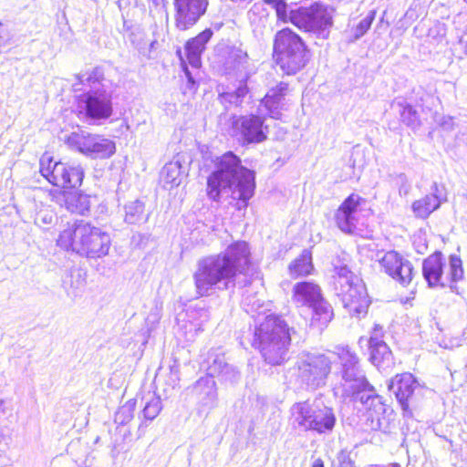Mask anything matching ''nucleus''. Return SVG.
Listing matches in <instances>:
<instances>
[{"instance_id":"f257e3e1","label":"nucleus","mask_w":467,"mask_h":467,"mask_svg":"<svg viewBox=\"0 0 467 467\" xmlns=\"http://www.w3.org/2000/svg\"><path fill=\"white\" fill-rule=\"evenodd\" d=\"M250 248L245 241L229 244L223 252L198 260L192 275L198 296H209L216 290L234 289L238 275L250 264Z\"/></svg>"},{"instance_id":"f03ea898","label":"nucleus","mask_w":467,"mask_h":467,"mask_svg":"<svg viewBox=\"0 0 467 467\" xmlns=\"http://www.w3.org/2000/svg\"><path fill=\"white\" fill-rule=\"evenodd\" d=\"M231 192L233 199L248 205L255 190V172L242 164L233 151H227L215 161L214 170L207 178V196L213 202H220L222 192Z\"/></svg>"},{"instance_id":"7ed1b4c3","label":"nucleus","mask_w":467,"mask_h":467,"mask_svg":"<svg viewBox=\"0 0 467 467\" xmlns=\"http://www.w3.org/2000/svg\"><path fill=\"white\" fill-rule=\"evenodd\" d=\"M340 376L344 393L352 397L355 401L360 402L368 413L370 429L388 432L389 420L385 417L388 408L383 398L367 379L363 369L359 368L340 371Z\"/></svg>"},{"instance_id":"20e7f679","label":"nucleus","mask_w":467,"mask_h":467,"mask_svg":"<svg viewBox=\"0 0 467 467\" xmlns=\"http://www.w3.org/2000/svg\"><path fill=\"white\" fill-rule=\"evenodd\" d=\"M57 244L64 250L97 259L109 254L111 238L108 232L79 220L59 234Z\"/></svg>"},{"instance_id":"39448f33","label":"nucleus","mask_w":467,"mask_h":467,"mask_svg":"<svg viewBox=\"0 0 467 467\" xmlns=\"http://www.w3.org/2000/svg\"><path fill=\"white\" fill-rule=\"evenodd\" d=\"M289 411L290 424L299 431L327 435L333 432L337 424L334 409L326 405L321 397L296 402Z\"/></svg>"},{"instance_id":"423d86ee","label":"nucleus","mask_w":467,"mask_h":467,"mask_svg":"<svg viewBox=\"0 0 467 467\" xmlns=\"http://www.w3.org/2000/svg\"><path fill=\"white\" fill-rule=\"evenodd\" d=\"M273 49L276 65L289 76L302 70L310 59V51L302 37L288 27L276 32Z\"/></svg>"},{"instance_id":"0eeeda50","label":"nucleus","mask_w":467,"mask_h":467,"mask_svg":"<svg viewBox=\"0 0 467 467\" xmlns=\"http://www.w3.org/2000/svg\"><path fill=\"white\" fill-rule=\"evenodd\" d=\"M333 277L335 293L343 306L352 317H365L371 302L363 281L347 265L336 266Z\"/></svg>"},{"instance_id":"6e6552de","label":"nucleus","mask_w":467,"mask_h":467,"mask_svg":"<svg viewBox=\"0 0 467 467\" xmlns=\"http://www.w3.org/2000/svg\"><path fill=\"white\" fill-rule=\"evenodd\" d=\"M292 299L297 306H306L312 310V324L322 328L333 317L330 304L325 299L321 287L312 281H301L294 285Z\"/></svg>"},{"instance_id":"1a4fd4ad","label":"nucleus","mask_w":467,"mask_h":467,"mask_svg":"<svg viewBox=\"0 0 467 467\" xmlns=\"http://www.w3.org/2000/svg\"><path fill=\"white\" fill-rule=\"evenodd\" d=\"M39 171L49 183L61 189L80 187L85 176L80 164L56 161L47 153L39 160Z\"/></svg>"},{"instance_id":"9d476101","label":"nucleus","mask_w":467,"mask_h":467,"mask_svg":"<svg viewBox=\"0 0 467 467\" xmlns=\"http://www.w3.org/2000/svg\"><path fill=\"white\" fill-rule=\"evenodd\" d=\"M77 112L79 119L90 124H99L113 113L112 89H88L77 97Z\"/></svg>"},{"instance_id":"9b49d317","label":"nucleus","mask_w":467,"mask_h":467,"mask_svg":"<svg viewBox=\"0 0 467 467\" xmlns=\"http://www.w3.org/2000/svg\"><path fill=\"white\" fill-rule=\"evenodd\" d=\"M445 260L440 251L434 252L422 262V275L430 287H446L453 289L454 284L463 277L462 262L460 256L451 254L449 257V277L442 279Z\"/></svg>"},{"instance_id":"f8f14e48","label":"nucleus","mask_w":467,"mask_h":467,"mask_svg":"<svg viewBox=\"0 0 467 467\" xmlns=\"http://www.w3.org/2000/svg\"><path fill=\"white\" fill-rule=\"evenodd\" d=\"M300 383L307 389L316 390L327 384L331 373L332 360L322 353H303L296 363Z\"/></svg>"},{"instance_id":"ddd939ff","label":"nucleus","mask_w":467,"mask_h":467,"mask_svg":"<svg viewBox=\"0 0 467 467\" xmlns=\"http://www.w3.org/2000/svg\"><path fill=\"white\" fill-rule=\"evenodd\" d=\"M290 19L300 28L313 33L321 39L328 37L333 26L332 10L320 3H314L307 8H300L296 15L291 11Z\"/></svg>"},{"instance_id":"4468645a","label":"nucleus","mask_w":467,"mask_h":467,"mask_svg":"<svg viewBox=\"0 0 467 467\" xmlns=\"http://www.w3.org/2000/svg\"><path fill=\"white\" fill-rule=\"evenodd\" d=\"M232 128L243 146L260 144L268 138L269 128L265 124V117L262 115L250 113L236 116Z\"/></svg>"},{"instance_id":"2eb2a0df","label":"nucleus","mask_w":467,"mask_h":467,"mask_svg":"<svg viewBox=\"0 0 467 467\" xmlns=\"http://www.w3.org/2000/svg\"><path fill=\"white\" fill-rule=\"evenodd\" d=\"M388 389L396 397L404 414H411L410 407L418 405L422 392L417 379L409 372L397 374L390 379Z\"/></svg>"},{"instance_id":"dca6fc26","label":"nucleus","mask_w":467,"mask_h":467,"mask_svg":"<svg viewBox=\"0 0 467 467\" xmlns=\"http://www.w3.org/2000/svg\"><path fill=\"white\" fill-rule=\"evenodd\" d=\"M383 327L375 324L368 340L369 360L380 372H388L394 366V358L389 347L383 340Z\"/></svg>"},{"instance_id":"f3484780","label":"nucleus","mask_w":467,"mask_h":467,"mask_svg":"<svg viewBox=\"0 0 467 467\" xmlns=\"http://www.w3.org/2000/svg\"><path fill=\"white\" fill-rule=\"evenodd\" d=\"M175 26L184 31L192 27L206 13L208 0H173Z\"/></svg>"},{"instance_id":"a211bd4d","label":"nucleus","mask_w":467,"mask_h":467,"mask_svg":"<svg viewBox=\"0 0 467 467\" xmlns=\"http://www.w3.org/2000/svg\"><path fill=\"white\" fill-rule=\"evenodd\" d=\"M379 265L384 272L399 282L400 285H408L413 277L414 269L411 263L404 259L396 251H389L379 259Z\"/></svg>"},{"instance_id":"6ab92c4d","label":"nucleus","mask_w":467,"mask_h":467,"mask_svg":"<svg viewBox=\"0 0 467 467\" xmlns=\"http://www.w3.org/2000/svg\"><path fill=\"white\" fill-rule=\"evenodd\" d=\"M290 330L286 322L278 316H267L264 321L256 326L253 332L251 345L255 349L263 343H272L279 340L282 334Z\"/></svg>"},{"instance_id":"aec40b11","label":"nucleus","mask_w":467,"mask_h":467,"mask_svg":"<svg viewBox=\"0 0 467 467\" xmlns=\"http://www.w3.org/2000/svg\"><path fill=\"white\" fill-rule=\"evenodd\" d=\"M291 343L290 330L282 334L279 340L272 343H263L258 346L264 360L271 366H280L288 359V350Z\"/></svg>"},{"instance_id":"412c9836","label":"nucleus","mask_w":467,"mask_h":467,"mask_svg":"<svg viewBox=\"0 0 467 467\" xmlns=\"http://www.w3.org/2000/svg\"><path fill=\"white\" fill-rule=\"evenodd\" d=\"M56 202L68 212L79 215H87L91 206L92 196L82 192L56 191L53 194Z\"/></svg>"},{"instance_id":"4be33fe9","label":"nucleus","mask_w":467,"mask_h":467,"mask_svg":"<svg viewBox=\"0 0 467 467\" xmlns=\"http://www.w3.org/2000/svg\"><path fill=\"white\" fill-rule=\"evenodd\" d=\"M444 201H446L444 187L434 182L431 187V193L413 202L411 209L416 217L425 219L436 211Z\"/></svg>"},{"instance_id":"5701e85b","label":"nucleus","mask_w":467,"mask_h":467,"mask_svg":"<svg viewBox=\"0 0 467 467\" xmlns=\"http://www.w3.org/2000/svg\"><path fill=\"white\" fill-rule=\"evenodd\" d=\"M213 35L211 28H206L198 34L195 37L189 39L185 44V54L189 64L199 68L202 61L201 57L206 48V44L210 41Z\"/></svg>"},{"instance_id":"b1692460","label":"nucleus","mask_w":467,"mask_h":467,"mask_svg":"<svg viewBox=\"0 0 467 467\" xmlns=\"http://www.w3.org/2000/svg\"><path fill=\"white\" fill-rule=\"evenodd\" d=\"M288 84L285 82H279L275 87L269 89L265 98L261 100V105H264L267 111V116L275 119H280L281 105L287 94Z\"/></svg>"},{"instance_id":"393cba45","label":"nucleus","mask_w":467,"mask_h":467,"mask_svg":"<svg viewBox=\"0 0 467 467\" xmlns=\"http://www.w3.org/2000/svg\"><path fill=\"white\" fill-rule=\"evenodd\" d=\"M192 392L197 396L201 404L207 408H213L217 400L215 380L212 377L199 379L192 387Z\"/></svg>"},{"instance_id":"a878e982","label":"nucleus","mask_w":467,"mask_h":467,"mask_svg":"<svg viewBox=\"0 0 467 467\" xmlns=\"http://www.w3.org/2000/svg\"><path fill=\"white\" fill-rule=\"evenodd\" d=\"M75 78L78 79V82L73 84L75 91L82 89L79 86H87L89 89H101L103 86L111 88L101 67H95L91 70L76 75Z\"/></svg>"},{"instance_id":"bb28decb","label":"nucleus","mask_w":467,"mask_h":467,"mask_svg":"<svg viewBox=\"0 0 467 467\" xmlns=\"http://www.w3.org/2000/svg\"><path fill=\"white\" fill-rule=\"evenodd\" d=\"M116 152V144L112 140L94 134L88 157L91 159H109Z\"/></svg>"},{"instance_id":"cd10ccee","label":"nucleus","mask_w":467,"mask_h":467,"mask_svg":"<svg viewBox=\"0 0 467 467\" xmlns=\"http://www.w3.org/2000/svg\"><path fill=\"white\" fill-rule=\"evenodd\" d=\"M93 135L86 130H78L65 138V143L70 150L88 157Z\"/></svg>"},{"instance_id":"c85d7f7f","label":"nucleus","mask_w":467,"mask_h":467,"mask_svg":"<svg viewBox=\"0 0 467 467\" xmlns=\"http://www.w3.org/2000/svg\"><path fill=\"white\" fill-rule=\"evenodd\" d=\"M248 92L246 80H241L236 88L233 89L228 88L227 90L219 92L218 99L225 108L238 107L243 103Z\"/></svg>"},{"instance_id":"c756f323","label":"nucleus","mask_w":467,"mask_h":467,"mask_svg":"<svg viewBox=\"0 0 467 467\" xmlns=\"http://www.w3.org/2000/svg\"><path fill=\"white\" fill-rule=\"evenodd\" d=\"M288 269L294 278L310 275L314 270L311 252L307 249L303 250L302 254L290 263Z\"/></svg>"},{"instance_id":"7c9ffc66","label":"nucleus","mask_w":467,"mask_h":467,"mask_svg":"<svg viewBox=\"0 0 467 467\" xmlns=\"http://www.w3.org/2000/svg\"><path fill=\"white\" fill-rule=\"evenodd\" d=\"M124 211V221L129 224H141L149 220V213L145 212V204L140 200L126 203Z\"/></svg>"},{"instance_id":"2f4dec72","label":"nucleus","mask_w":467,"mask_h":467,"mask_svg":"<svg viewBox=\"0 0 467 467\" xmlns=\"http://www.w3.org/2000/svg\"><path fill=\"white\" fill-rule=\"evenodd\" d=\"M400 120L411 130H416L420 125V120L417 110L407 102H398Z\"/></svg>"},{"instance_id":"473e14b6","label":"nucleus","mask_w":467,"mask_h":467,"mask_svg":"<svg viewBox=\"0 0 467 467\" xmlns=\"http://www.w3.org/2000/svg\"><path fill=\"white\" fill-rule=\"evenodd\" d=\"M182 164L180 161H171L162 168L161 176L166 184L171 187L181 183Z\"/></svg>"},{"instance_id":"72a5a7b5","label":"nucleus","mask_w":467,"mask_h":467,"mask_svg":"<svg viewBox=\"0 0 467 467\" xmlns=\"http://www.w3.org/2000/svg\"><path fill=\"white\" fill-rule=\"evenodd\" d=\"M226 363L223 354H217L214 352L209 353L207 359L203 363V366H205L207 370V375L205 377H212L214 379L215 377L219 376Z\"/></svg>"},{"instance_id":"f704fd0d","label":"nucleus","mask_w":467,"mask_h":467,"mask_svg":"<svg viewBox=\"0 0 467 467\" xmlns=\"http://www.w3.org/2000/svg\"><path fill=\"white\" fill-rule=\"evenodd\" d=\"M338 358L341 364L340 371H347L360 368L359 359L357 354L348 346L342 347L338 349Z\"/></svg>"},{"instance_id":"c9c22d12","label":"nucleus","mask_w":467,"mask_h":467,"mask_svg":"<svg viewBox=\"0 0 467 467\" xmlns=\"http://www.w3.org/2000/svg\"><path fill=\"white\" fill-rule=\"evenodd\" d=\"M337 227L344 233L351 234L356 229L357 218L355 214L337 209L335 214Z\"/></svg>"},{"instance_id":"e433bc0d","label":"nucleus","mask_w":467,"mask_h":467,"mask_svg":"<svg viewBox=\"0 0 467 467\" xmlns=\"http://www.w3.org/2000/svg\"><path fill=\"white\" fill-rule=\"evenodd\" d=\"M376 16V10H370L368 15L362 18L356 26L351 29L349 41L355 42L361 38L370 28Z\"/></svg>"},{"instance_id":"4c0bfd02","label":"nucleus","mask_w":467,"mask_h":467,"mask_svg":"<svg viewBox=\"0 0 467 467\" xmlns=\"http://www.w3.org/2000/svg\"><path fill=\"white\" fill-rule=\"evenodd\" d=\"M136 406L135 400H128L122 405L115 414V422L119 425H125L132 420Z\"/></svg>"},{"instance_id":"58836bf2","label":"nucleus","mask_w":467,"mask_h":467,"mask_svg":"<svg viewBox=\"0 0 467 467\" xmlns=\"http://www.w3.org/2000/svg\"><path fill=\"white\" fill-rule=\"evenodd\" d=\"M162 409L161 400L160 397H152L149 401L146 402L142 413L146 420H154Z\"/></svg>"},{"instance_id":"ea45409f","label":"nucleus","mask_w":467,"mask_h":467,"mask_svg":"<svg viewBox=\"0 0 467 467\" xmlns=\"http://www.w3.org/2000/svg\"><path fill=\"white\" fill-rule=\"evenodd\" d=\"M265 3L275 9L278 20L287 21L288 19V5L285 0H264Z\"/></svg>"},{"instance_id":"a19ab883","label":"nucleus","mask_w":467,"mask_h":467,"mask_svg":"<svg viewBox=\"0 0 467 467\" xmlns=\"http://www.w3.org/2000/svg\"><path fill=\"white\" fill-rule=\"evenodd\" d=\"M331 467H355V461L351 458V452L347 449L338 451Z\"/></svg>"},{"instance_id":"79ce46f5","label":"nucleus","mask_w":467,"mask_h":467,"mask_svg":"<svg viewBox=\"0 0 467 467\" xmlns=\"http://www.w3.org/2000/svg\"><path fill=\"white\" fill-rule=\"evenodd\" d=\"M362 200L363 199L359 195L351 193L344 200L338 208L356 215L358 207Z\"/></svg>"},{"instance_id":"37998d69","label":"nucleus","mask_w":467,"mask_h":467,"mask_svg":"<svg viewBox=\"0 0 467 467\" xmlns=\"http://www.w3.org/2000/svg\"><path fill=\"white\" fill-rule=\"evenodd\" d=\"M240 377L239 371L232 365L226 363L224 368L221 370L218 378L226 382H234Z\"/></svg>"},{"instance_id":"c03bdc74","label":"nucleus","mask_w":467,"mask_h":467,"mask_svg":"<svg viewBox=\"0 0 467 467\" xmlns=\"http://www.w3.org/2000/svg\"><path fill=\"white\" fill-rule=\"evenodd\" d=\"M396 185L399 188L400 195H408L411 190V184L404 173H400L395 178Z\"/></svg>"},{"instance_id":"a18cd8bd","label":"nucleus","mask_w":467,"mask_h":467,"mask_svg":"<svg viewBox=\"0 0 467 467\" xmlns=\"http://www.w3.org/2000/svg\"><path fill=\"white\" fill-rule=\"evenodd\" d=\"M55 219L56 217L51 212L40 211L36 215L35 223L38 226H46L52 224Z\"/></svg>"},{"instance_id":"49530a36","label":"nucleus","mask_w":467,"mask_h":467,"mask_svg":"<svg viewBox=\"0 0 467 467\" xmlns=\"http://www.w3.org/2000/svg\"><path fill=\"white\" fill-rule=\"evenodd\" d=\"M184 74L187 78V81L185 87L183 88V93L190 92L192 94H194L199 85L192 77L191 71L187 67H184Z\"/></svg>"},{"instance_id":"de8ad7c7","label":"nucleus","mask_w":467,"mask_h":467,"mask_svg":"<svg viewBox=\"0 0 467 467\" xmlns=\"http://www.w3.org/2000/svg\"><path fill=\"white\" fill-rule=\"evenodd\" d=\"M311 467H325V464L322 459L317 458L313 462Z\"/></svg>"},{"instance_id":"09e8293b","label":"nucleus","mask_w":467,"mask_h":467,"mask_svg":"<svg viewBox=\"0 0 467 467\" xmlns=\"http://www.w3.org/2000/svg\"><path fill=\"white\" fill-rule=\"evenodd\" d=\"M368 467H400V465L397 462H393L387 465L372 464L369 465Z\"/></svg>"},{"instance_id":"8fccbe9b","label":"nucleus","mask_w":467,"mask_h":467,"mask_svg":"<svg viewBox=\"0 0 467 467\" xmlns=\"http://www.w3.org/2000/svg\"><path fill=\"white\" fill-rule=\"evenodd\" d=\"M98 211L99 212V213L103 214V213H107L108 212V207L106 204L104 203H100L99 206H98Z\"/></svg>"},{"instance_id":"3c124183","label":"nucleus","mask_w":467,"mask_h":467,"mask_svg":"<svg viewBox=\"0 0 467 467\" xmlns=\"http://www.w3.org/2000/svg\"><path fill=\"white\" fill-rule=\"evenodd\" d=\"M243 302H244V305H248V306L252 304V307H253V308L255 306V303H252V300H251V298H250V296H245V297L244 298V301H243Z\"/></svg>"},{"instance_id":"603ef678","label":"nucleus","mask_w":467,"mask_h":467,"mask_svg":"<svg viewBox=\"0 0 467 467\" xmlns=\"http://www.w3.org/2000/svg\"><path fill=\"white\" fill-rule=\"evenodd\" d=\"M234 57H239L240 59H245L247 57V55L246 54L242 55L241 53L240 54H234Z\"/></svg>"},{"instance_id":"864d4df0","label":"nucleus","mask_w":467,"mask_h":467,"mask_svg":"<svg viewBox=\"0 0 467 467\" xmlns=\"http://www.w3.org/2000/svg\"><path fill=\"white\" fill-rule=\"evenodd\" d=\"M5 47V42L3 40V36H0V48Z\"/></svg>"},{"instance_id":"5fc2aeb1","label":"nucleus","mask_w":467,"mask_h":467,"mask_svg":"<svg viewBox=\"0 0 467 467\" xmlns=\"http://www.w3.org/2000/svg\"><path fill=\"white\" fill-rule=\"evenodd\" d=\"M461 41H464L467 43V31L465 32V34L462 36L461 38Z\"/></svg>"},{"instance_id":"6e6d98bb","label":"nucleus","mask_w":467,"mask_h":467,"mask_svg":"<svg viewBox=\"0 0 467 467\" xmlns=\"http://www.w3.org/2000/svg\"><path fill=\"white\" fill-rule=\"evenodd\" d=\"M410 11H411V10H410V9H409V10L406 12V16H408V17H411V16H412V15H410Z\"/></svg>"},{"instance_id":"4d7b16f0","label":"nucleus","mask_w":467,"mask_h":467,"mask_svg":"<svg viewBox=\"0 0 467 467\" xmlns=\"http://www.w3.org/2000/svg\"><path fill=\"white\" fill-rule=\"evenodd\" d=\"M363 340H364V338L360 337L359 340H358V343L361 344Z\"/></svg>"}]
</instances>
